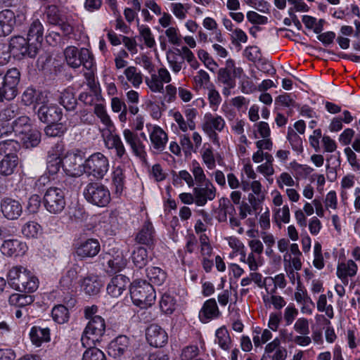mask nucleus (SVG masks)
<instances>
[{
	"instance_id": "nucleus-31",
	"label": "nucleus",
	"mask_w": 360,
	"mask_h": 360,
	"mask_svg": "<svg viewBox=\"0 0 360 360\" xmlns=\"http://www.w3.org/2000/svg\"><path fill=\"white\" fill-rule=\"evenodd\" d=\"M30 338L32 344L39 347L43 342L50 341V330L48 328L33 326L30 332Z\"/></svg>"
},
{
	"instance_id": "nucleus-3",
	"label": "nucleus",
	"mask_w": 360,
	"mask_h": 360,
	"mask_svg": "<svg viewBox=\"0 0 360 360\" xmlns=\"http://www.w3.org/2000/svg\"><path fill=\"white\" fill-rule=\"evenodd\" d=\"M9 51L18 59L34 58L40 51V45L39 42L31 41L22 36H14L9 42Z\"/></svg>"
},
{
	"instance_id": "nucleus-48",
	"label": "nucleus",
	"mask_w": 360,
	"mask_h": 360,
	"mask_svg": "<svg viewBox=\"0 0 360 360\" xmlns=\"http://www.w3.org/2000/svg\"><path fill=\"white\" fill-rule=\"evenodd\" d=\"M161 311L165 314H172L176 308L174 297L169 294H164L160 301Z\"/></svg>"
},
{
	"instance_id": "nucleus-63",
	"label": "nucleus",
	"mask_w": 360,
	"mask_h": 360,
	"mask_svg": "<svg viewBox=\"0 0 360 360\" xmlns=\"http://www.w3.org/2000/svg\"><path fill=\"white\" fill-rule=\"evenodd\" d=\"M231 41L236 46H240V43H245L248 41V36L243 30L236 28L233 30Z\"/></svg>"
},
{
	"instance_id": "nucleus-50",
	"label": "nucleus",
	"mask_w": 360,
	"mask_h": 360,
	"mask_svg": "<svg viewBox=\"0 0 360 360\" xmlns=\"http://www.w3.org/2000/svg\"><path fill=\"white\" fill-rule=\"evenodd\" d=\"M287 139L290 143L292 150L298 153L302 152V140L301 137L291 128H289L288 130Z\"/></svg>"
},
{
	"instance_id": "nucleus-42",
	"label": "nucleus",
	"mask_w": 360,
	"mask_h": 360,
	"mask_svg": "<svg viewBox=\"0 0 360 360\" xmlns=\"http://www.w3.org/2000/svg\"><path fill=\"white\" fill-rule=\"evenodd\" d=\"M21 231L25 237L35 238L41 234L42 229L37 222L30 221L22 226Z\"/></svg>"
},
{
	"instance_id": "nucleus-41",
	"label": "nucleus",
	"mask_w": 360,
	"mask_h": 360,
	"mask_svg": "<svg viewBox=\"0 0 360 360\" xmlns=\"http://www.w3.org/2000/svg\"><path fill=\"white\" fill-rule=\"evenodd\" d=\"M112 184L117 194H121L124 188L125 175L122 168L117 167L115 168L112 176Z\"/></svg>"
},
{
	"instance_id": "nucleus-30",
	"label": "nucleus",
	"mask_w": 360,
	"mask_h": 360,
	"mask_svg": "<svg viewBox=\"0 0 360 360\" xmlns=\"http://www.w3.org/2000/svg\"><path fill=\"white\" fill-rule=\"evenodd\" d=\"M81 286L86 294L96 295L100 292L102 283L98 276L90 274L82 279Z\"/></svg>"
},
{
	"instance_id": "nucleus-43",
	"label": "nucleus",
	"mask_w": 360,
	"mask_h": 360,
	"mask_svg": "<svg viewBox=\"0 0 360 360\" xmlns=\"http://www.w3.org/2000/svg\"><path fill=\"white\" fill-rule=\"evenodd\" d=\"M60 103L67 110H73L76 108L77 99L72 89H67L61 92Z\"/></svg>"
},
{
	"instance_id": "nucleus-33",
	"label": "nucleus",
	"mask_w": 360,
	"mask_h": 360,
	"mask_svg": "<svg viewBox=\"0 0 360 360\" xmlns=\"http://www.w3.org/2000/svg\"><path fill=\"white\" fill-rule=\"evenodd\" d=\"M13 133L18 138L26 133H29L30 129H32L29 117L25 115L20 116L13 121Z\"/></svg>"
},
{
	"instance_id": "nucleus-46",
	"label": "nucleus",
	"mask_w": 360,
	"mask_h": 360,
	"mask_svg": "<svg viewBox=\"0 0 360 360\" xmlns=\"http://www.w3.org/2000/svg\"><path fill=\"white\" fill-rule=\"evenodd\" d=\"M8 302L11 305L22 307L31 304L34 298L26 294L13 293L9 297Z\"/></svg>"
},
{
	"instance_id": "nucleus-24",
	"label": "nucleus",
	"mask_w": 360,
	"mask_h": 360,
	"mask_svg": "<svg viewBox=\"0 0 360 360\" xmlns=\"http://www.w3.org/2000/svg\"><path fill=\"white\" fill-rule=\"evenodd\" d=\"M15 24V14L11 10L0 12V37L9 35Z\"/></svg>"
},
{
	"instance_id": "nucleus-34",
	"label": "nucleus",
	"mask_w": 360,
	"mask_h": 360,
	"mask_svg": "<svg viewBox=\"0 0 360 360\" xmlns=\"http://www.w3.org/2000/svg\"><path fill=\"white\" fill-rule=\"evenodd\" d=\"M17 155L4 156L0 161V174L3 176L11 175L18 165Z\"/></svg>"
},
{
	"instance_id": "nucleus-16",
	"label": "nucleus",
	"mask_w": 360,
	"mask_h": 360,
	"mask_svg": "<svg viewBox=\"0 0 360 360\" xmlns=\"http://www.w3.org/2000/svg\"><path fill=\"white\" fill-rule=\"evenodd\" d=\"M101 246L98 240L89 238L81 242L75 249L76 255L82 259L94 257L100 251Z\"/></svg>"
},
{
	"instance_id": "nucleus-15",
	"label": "nucleus",
	"mask_w": 360,
	"mask_h": 360,
	"mask_svg": "<svg viewBox=\"0 0 360 360\" xmlns=\"http://www.w3.org/2000/svg\"><path fill=\"white\" fill-rule=\"evenodd\" d=\"M123 136L125 142L130 146L132 153L140 158H144L146 155L145 145L139 135L130 129H126L123 131Z\"/></svg>"
},
{
	"instance_id": "nucleus-19",
	"label": "nucleus",
	"mask_w": 360,
	"mask_h": 360,
	"mask_svg": "<svg viewBox=\"0 0 360 360\" xmlns=\"http://www.w3.org/2000/svg\"><path fill=\"white\" fill-rule=\"evenodd\" d=\"M129 340L125 335H120L110 342L108 347V352L115 359L120 358L129 349Z\"/></svg>"
},
{
	"instance_id": "nucleus-37",
	"label": "nucleus",
	"mask_w": 360,
	"mask_h": 360,
	"mask_svg": "<svg viewBox=\"0 0 360 360\" xmlns=\"http://www.w3.org/2000/svg\"><path fill=\"white\" fill-rule=\"evenodd\" d=\"M94 114L100 119L102 124L105 126V130L107 131H112L115 128L109 115L108 114L105 106L103 104H96L94 110Z\"/></svg>"
},
{
	"instance_id": "nucleus-8",
	"label": "nucleus",
	"mask_w": 360,
	"mask_h": 360,
	"mask_svg": "<svg viewBox=\"0 0 360 360\" xmlns=\"http://www.w3.org/2000/svg\"><path fill=\"white\" fill-rule=\"evenodd\" d=\"M64 55L68 65L72 68H77L82 65L86 70H90L94 65L93 56L87 49L79 50L73 46H68Z\"/></svg>"
},
{
	"instance_id": "nucleus-54",
	"label": "nucleus",
	"mask_w": 360,
	"mask_h": 360,
	"mask_svg": "<svg viewBox=\"0 0 360 360\" xmlns=\"http://www.w3.org/2000/svg\"><path fill=\"white\" fill-rule=\"evenodd\" d=\"M317 309L319 311L325 312L326 315L329 319H333L334 316L333 309L331 304H327V299L326 295H321L317 302Z\"/></svg>"
},
{
	"instance_id": "nucleus-2",
	"label": "nucleus",
	"mask_w": 360,
	"mask_h": 360,
	"mask_svg": "<svg viewBox=\"0 0 360 360\" xmlns=\"http://www.w3.org/2000/svg\"><path fill=\"white\" fill-rule=\"evenodd\" d=\"M130 295L133 303L141 308L150 307L156 297L152 284L141 279L135 280L131 284Z\"/></svg>"
},
{
	"instance_id": "nucleus-44",
	"label": "nucleus",
	"mask_w": 360,
	"mask_h": 360,
	"mask_svg": "<svg viewBox=\"0 0 360 360\" xmlns=\"http://www.w3.org/2000/svg\"><path fill=\"white\" fill-rule=\"evenodd\" d=\"M51 315L54 321L59 324L66 323L70 317L68 309L63 304L55 306L52 309Z\"/></svg>"
},
{
	"instance_id": "nucleus-13",
	"label": "nucleus",
	"mask_w": 360,
	"mask_h": 360,
	"mask_svg": "<svg viewBox=\"0 0 360 360\" xmlns=\"http://www.w3.org/2000/svg\"><path fill=\"white\" fill-rule=\"evenodd\" d=\"M172 80V77L169 71L161 68L158 69V73L152 74L150 77L146 79V83L149 89L155 93H162L164 90V83H169Z\"/></svg>"
},
{
	"instance_id": "nucleus-4",
	"label": "nucleus",
	"mask_w": 360,
	"mask_h": 360,
	"mask_svg": "<svg viewBox=\"0 0 360 360\" xmlns=\"http://www.w3.org/2000/svg\"><path fill=\"white\" fill-rule=\"evenodd\" d=\"M20 73L17 68H11L6 73L0 71V101L13 99L18 93L17 86Z\"/></svg>"
},
{
	"instance_id": "nucleus-40",
	"label": "nucleus",
	"mask_w": 360,
	"mask_h": 360,
	"mask_svg": "<svg viewBox=\"0 0 360 360\" xmlns=\"http://www.w3.org/2000/svg\"><path fill=\"white\" fill-rule=\"evenodd\" d=\"M134 264L139 269L144 267L148 262L147 250L143 247H138L131 254Z\"/></svg>"
},
{
	"instance_id": "nucleus-28",
	"label": "nucleus",
	"mask_w": 360,
	"mask_h": 360,
	"mask_svg": "<svg viewBox=\"0 0 360 360\" xmlns=\"http://www.w3.org/2000/svg\"><path fill=\"white\" fill-rule=\"evenodd\" d=\"M357 270L356 264L352 259H349L347 262H342L338 265L337 276L345 284H347V278L354 276Z\"/></svg>"
},
{
	"instance_id": "nucleus-7",
	"label": "nucleus",
	"mask_w": 360,
	"mask_h": 360,
	"mask_svg": "<svg viewBox=\"0 0 360 360\" xmlns=\"http://www.w3.org/2000/svg\"><path fill=\"white\" fill-rule=\"evenodd\" d=\"M83 168L88 176L103 179L109 169V161L103 153H95L84 161Z\"/></svg>"
},
{
	"instance_id": "nucleus-25",
	"label": "nucleus",
	"mask_w": 360,
	"mask_h": 360,
	"mask_svg": "<svg viewBox=\"0 0 360 360\" xmlns=\"http://www.w3.org/2000/svg\"><path fill=\"white\" fill-rule=\"evenodd\" d=\"M219 311L214 298L207 300L199 312V318L203 323H207L211 319L219 316Z\"/></svg>"
},
{
	"instance_id": "nucleus-26",
	"label": "nucleus",
	"mask_w": 360,
	"mask_h": 360,
	"mask_svg": "<svg viewBox=\"0 0 360 360\" xmlns=\"http://www.w3.org/2000/svg\"><path fill=\"white\" fill-rule=\"evenodd\" d=\"M136 241L138 243L152 246L155 241V231L153 224L150 221H146L142 229L136 236Z\"/></svg>"
},
{
	"instance_id": "nucleus-14",
	"label": "nucleus",
	"mask_w": 360,
	"mask_h": 360,
	"mask_svg": "<svg viewBox=\"0 0 360 360\" xmlns=\"http://www.w3.org/2000/svg\"><path fill=\"white\" fill-rule=\"evenodd\" d=\"M146 339L151 346L162 347L167 342L168 336L160 326L152 324L147 328Z\"/></svg>"
},
{
	"instance_id": "nucleus-56",
	"label": "nucleus",
	"mask_w": 360,
	"mask_h": 360,
	"mask_svg": "<svg viewBox=\"0 0 360 360\" xmlns=\"http://www.w3.org/2000/svg\"><path fill=\"white\" fill-rule=\"evenodd\" d=\"M72 18L64 16L58 23H56L55 25H57L60 27L63 34L65 36H69L74 32V25L72 23Z\"/></svg>"
},
{
	"instance_id": "nucleus-5",
	"label": "nucleus",
	"mask_w": 360,
	"mask_h": 360,
	"mask_svg": "<svg viewBox=\"0 0 360 360\" xmlns=\"http://www.w3.org/2000/svg\"><path fill=\"white\" fill-rule=\"evenodd\" d=\"M83 195L88 202L100 207L107 206L111 200L108 187L100 182L89 183L84 188Z\"/></svg>"
},
{
	"instance_id": "nucleus-29",
	"label": "nucleus",
	"mask_w": 360,
	"mask_h": 360,
	"mask_svg": "<svg viewBox=\"0 0 360 360\" xmlns=\"http://www.w3.org/2000/svg\"><path fill=\"white\" fill-rule=\"evenodd\" d=\"M22 101L25 105L32 104L40 105L47 101L46 96L42 91L32 88H27L22 96Z\"/></svg>"
},
{
	"instance_id": "nucleus-21",
	"label": "nucleus",
	"mask_w": 360,
	"mask_h": 360,
	"mask_svg": "<svg viewBox=\"0 0 360 360\" xmlns=\"http://www.w3.org/2000/svg\"><path fill=\"white\" fill-rule=\"evenodd\" d=\"M26 245L18 240H6L1 247V252L8 257H17L25 252Z\"/></svg>"
},
{
	"instance_id": "nucleus-32",
	"label": "nucleus",
	"mask_w": 360,
	"mask_h": 360,
	"mask_svg": "<svg viewBox=\"0 0 360 360\" xmlns=\"http://www.w3.org/2000/svg\"><path fill=\"white\" fill-rule=\"evenodd\" d=\"M147 278L152 285H161L167 279V273L158 266H150L146 269Z\"/></svg>"
},
{
	"instance_id": "nucleus-18",
	"label": "nucleus",
	"mask_w": 360,
	"mask_h": 360,
	"mask_svg": "<svg viewBox=\"0 0 360 360\" xmlns=\"http://www.w3.org/2000/svg\"><path fill=\"white\" fill-rule=\"evenodd\" d=\"M1 210L6 218L13 220L21 215L22 207L18 200L7 198L2 200Z\"/></svg>"
},
{
	"instance_id": "nucleus-36",
	"label": "nucleus",
	"mask_w": 360,
	"mask_h": 360,
	"mask_svg": "<svg viewBox=\"0 0 360 360\" xmlns=\"http://www.w3.org/2000/svg\"><path fill=\"white\" fill-rule=\"evenodd\" d=\"M18 139L25 148H33L40 143L41 133L37 129L32 128L29 133L22 135Z\"/></svg>"
},
{
	"instance_id": "nucleus-39",
	"label": "nucleus",
	"mask_w": 360,
	"mask_h": 360,
	"mask_svg": "<svg viewBox=\"0 0 360 360\" xmlns=\"http://www.w3.org/2000/svg\"><path fill=\"white\" fill-rule=\"evenodd\" d=\"M20 148L19 142L14 139H7L0 142V154L5 156L17 155V151Z\"/></svg>"
},
{
	"instance_id": "nucleus-51",
	"label": "nucleus",
	"mask_w": 360,
	"mask_h": 360,
	"mask_svg": "<svg viewBox=\"0 0 360 360\" xmlns=\"http://www.w3.org/2000/svg\"><path fill=\"white\" fill-rule=\"evenodd\" d=\"M46 15L48 22L55 25L64 17L60 13L59 8L55 5L48 6L46 10Z\"/></svg>"
},
{
	"instance_id": "nucleus-55",
	"label": "nucleus",
	"mask_w": 360,
	"mask_h": 360,
	"mask_svg": "<svg viewBox=\"0 0 360 360\" xmlns=\"http://www.w3.org/2000/svg\"><path fill=\"white\" fill-rule=\"evenodd\" d=\"M290 218V209L288 205H284L282 208L275 210L274 219L279 226H281V222L288 223Z\"/></svg>"
},
{
	"instance_id": "nucleus-52",
	"label": "nucleus",
	"mask_w": 360,
	"mask_h": 360,
	"mask_svg": "<svg viewBox=\"0 0 360 360\" xmlns=\"http://www.w3.org/2000/svg\"><path fill=\"white\" fill-rule=\"evenodd\" d=\"M65 131V127L61 123H51L44 129L45 134L49 137L61 136Z\"/></svg>"
},
{
	"instance_id": "nucleus-53",
	"label": "nucleus",
	"mask_w": 360,
	"mask_h": 360,
	"mask_svg": "<svg viewBox=\"0 0 360 360\" xmlns=\"http://www.w3.org/2000/svg\"><path fill=\"white\" fill-rule=\"evenodd\" d=\"M89 347L83 354L82 360H106L104 353L101 349L92 345Z\"/></svg>"
},
{
	"instance_id": "nucleus-64",
	"label": "nucleus",
	"mask_w": 360,
	"mask_h": 360,
	"mask_svg": "<svg viewBox=\"0 0 360 360\" xmlns=\"http://www.w3.org/2000/svg\"><path fill=\"white\" fill-rule=\"evenodd\" d=\"M199 354V348L196 345H189L183 349L181 358L182 360H191Z\"/></svg>"
},
{
	"instance_id": "nucleus-1",
	"label": "nucleus",
	"mask_w": 360,
	"mask_h": 360,
	"mask_svg": "<svg viewBox=\"0 0 360 360\" xmlns=\"http://www.w3.org/2000/svg\"><path fill=\"white\" fill-rule=\"evenodd\" d=\"M7 280L12 288L20 292H33L39 286L38 278L22 266L11 268L8 273Z\"/></svg>"
},
{
	"instance_id": "nucleus-9",
	"label": "nucleus",
	"mask_w": 360,
	"mask_h": 360,
	"mask_svg": "<svg viewBox=\"0 0 360 360\" xmlns=\"http://www.w3.org/2000/svg\"><path fill=\"white\" fill-rule=\"evenodd\" d=\"M43 203L49 212L60 213L66 204L64 191L58 187L47 188L44 195Z\"/></svg>"
},
{
	"instance_id": "nucleus-45",
	"label": "nucleus",
	"mask_w": 360,
	"mask_h": 360,
	"mask_svg": "<svg viewBox=\"0 0 360 360\" xmlns=\"http://www.w3.org/2000/svg\"><path fill=\"white\" fill-rule=\"evenodd\" d=\"M215 336V341L221 349L227 350L230 348L231 340L229 336V333L225 327H221L218 328L216 330Z\"/></svg>"
},
{
	"instance_id": "nucleus-6",
	"label": "nucleus",
	"mask_w": 360,
	"mask_h": 360,
	"mask_svg": "<svg viewBox=\"0 0 360 360\" xmlns=\"http://www.w3.org/2000/svg\"><path fill=\"white\" fill-rule=\"evenodd\" d=\"M105 331V323L103 318L96 315L87 323L81 338L83 346L94 345L99 342Z\"/></svg>"
},
{
	"instance_id": "nucleus-23",
	"label": "nucleus",
	"mask_w": 360,
	"mask_h": 360,
	"mask_svg": "<svg viewBox=\"0 0 360 360\" xmlns=\"http://www.w3.org/2000/svg\"><path fill=\"white\" fill-rule=\"evenodd\" d=\"M149 136L153 149L158 153L163 151L168 141L165 131L158 126H153Z\"/></svg>"
},
{
	"instance_id": "nucleus-60",
	"label": "nucleus",
	"mask_w": 360,
	"mask_h": 360,
	"mask_svg": "<svg viewBox=\"0 0 360 360\" xmlns=\"http://www.w3.org/2000/svg\"><path fill=\"white\" fill-rule=\"evenodd\" d=\"M56 158L54 157H47L46 169L50 175L56 174L62 166V159Z\"/></svg>"
},
{
	"instance_id": "nucleus-57",
	"label": "nucleus",
	"mask_w": 360,
	"mask_h": 360,
	"mask_svg": "<svg viewBox=\"0 0 360 360\" xmlns=\"http://www.w3.org/2000/svg\"><path fill=\"white\" fill-rule=\"evenodd\" d=\"M19 115L17 105H11L0 112V122H9L10 120Z\"/></svg>"
},
{
	"instance_id": "nucleus-58",
	"label": "nucleus",
	"mask_w": 360,
	"mask_h": 360,
	"mask_svg": "<svg viewBox=\"0 0 360 360\" xmlns=\"http://www.w3.org/2000/svg\"><path fill=\"white\" fill-rule=\"evenodd\" d=\"M198 56L210 71L214 72L218 68L217 63L210 56L206 51L203 49L199 50Z\"/></svg>"
},
{
	"instance_id": "nucleus-49",
	"label": "nucleus",
	"mask_w": 360,
	"mask_h": 360,
	"mask_svg": "<svg viewBox=\"0 0 360 360\" xmlns=\"http://www.w3.org/2000/svg\"><path fill=\"white\" fill-rule=\"evenodd\" d=\"M138 30L146 46L148 48H153L155 45V41L150 29L146 25H138Z\"/></svg>"
},
{
	"instance_id": "nucleus-10",
	"label": "nucleus",
	"mask_w": 360,
	"mask_h": 360,
	"mask_svg": "<svg viewBox=\"0 0 360 360\" xmlns=\"http://www.w3.org/2000/svg\"><path fill=\"white\" fill-rule=\"evenodd\" d=\"M226 125L224 119L218 115L207 112L205 115L202 129L214 143H219V136L217 132L224 130Z\"/></svg>"
},
{
	"instance_id": "nucleus-59",
	"label": "nucleus",
	"mask_w": 360,
	"mask_h": 360,
	"mask_svg": "<svg viewBox=\"0 0 360 360\" xmlns=\"http://www.w3.org/2000/svg\"><path fill=\"white\" fill-rule=\"evenodd\" d=\"M208 100L210 107L214 111H216L221 103V98L219 93L213 86L208 89Z\"/></svg>"
},
{
	"instance_id": "nucleus-62",
	"label": "nucleus",
	"mask_w": 360,
	"mask_h": 360,
	"mask_svg": "<svg viewBox=\"0 0 360 360\" xmlns=\"http://www.w3.org/2000/svg\"><path fill=\"white\" fill-rule=\"evenodd\" d=\"M170 8L171 11L176 18L179 20H184L186 18L187 9L184 4L181 3H172Z\"/></svg>"
},
{
	"instance_id": "nucleus-35",
	"label": "nucleus",
	"mask_w": 360,
	"mask_h": 360,
	"mask_svg": "<svg viewBox=\"0 0 360 360\" xmlns=\"http://www.w3.org/2000/svg\"><path fill=\"white\" fill-rule=\"evenodd\" d=\"M44 27L41 22L36 19L30 24L27 32V39L31 41H37L41 46L43 39Z\"/></svg>"
},
{
	"instance_id": "nucleus-61",
	"label": "nucleus",
	"mask_w": 360,
	"mask_h": 360,
	"mask_svg": "<svg viewBox=\"0 0 360 360\" xmlns=\"http://www.w3.org/2000/svg\"><path fill=\"white\" fill-rule=\"evenodd\" d=\"M169 67L175 73H178L182 68L184 58H181L174 53L167 55V56Z\"/></svg>"
},
{
	"instance_id": "nucleus-47",
	"label": "nucleus",
	"mask_w": 360,
	"mask_h": 360,
	"mask_svg": "<svg viewBox=\"0 0 360 360\" xmlns=\"http://www.w3.org/2000/svg\"><path fill=\"white\" fill-rule=\"evenodd\" d=\"M127 80L134 86L139 87L143 82L141 72L134 66H129L124 70Z\"/></svg>"
},
{
	"instance_id": "nucleus-17",
	"label": "nucleus",
	"mask_w": 360,
	"mask_h": 360,
	"mask_svg": "<svg viewBox=\"0 0 360 360\" xmlns=\"http://www.w3.org/2000/svg\"><path fill=\"white\" fill-rule=\"evenodd\" d=\"M41 105L37 110L39 119L44 123H53L59 121L61 118L60 110L55 105H49L41 103Z\"/></svg>"
},
{
	"instance_id": "nucleus-38",
	"label": "nucleus",
	"mask_w": 360,
	"mask_h": 360,
	"mask_svg": "<svg viewBox=\"0 0 360 360\" xmlns=\"http://www.w3.org/2000/svg\"><path fill=\"white\" fill-rule=\"evenodd\" d=\"M81 267L75 264L66 273V274L60 279V284L67 288H70L77 283L78 274Z\"/></svg>"
},
{
	"instance_id": "nucleus-27",
	"label": "nucleus",
	"mask_w": 360,
	"mask_h": 360,
	"mask_svg": "<svg viewBox=\"0 0 360 360\" xmlns=\"http://www.w3.org/2000/svg\"><path fill=\"white\" fill-rule=\"evenodd\" d=\"M232 67H233V60L232 59H228L226 61L225 67L218 70L217 80L224 86H228L229 87L236 86V79L231 72Z\"/></svg>"
},
{
	"instance_id": "nucleus-20",
	"label": "nucleus",
	"mask_w": 360,
	"mask_h": 360,
	"mask_svg": "<svg viewBox=\"0 0 360 360\" xmlns=\"http://www.w3.org/2000/svg\"><path fill=\"white\" fill-rule=\"evenodd\" d=\"M112 131L103 132L102 136L103 137L105 146L108 149H115L116 155L119 158H122L126 153L124 144L120 137L112 132Z\"/></svg>"
},
{
	"instance_id": "nucleus-11",
	"label": "nucleus",
	"mask_w": 360,
	"mask_h": 360,
	"mask_svg": "<svg viewBox=\"0 0 360 360\" xmlns=\"http://www.w3.org/2000/svg\"><path fill=\"white\" fill-rule=\"evenodd\" d=\"M99 260L109 274H116L124 269L127 265V259L123 252L120 250L113 253L105 252L99 256Z\"/></svg>"
},
{
	"instance_id": "nucleus-12",
	"label": "nucleus",
	"mask_w": 360,
	"mask_h": 360,
	"mask_svg": "<svg viewBox=\"0 0 360 360\" xmlns=\"http://www.w3.org/2000/svg\"><path fill=\"white\" fill-rule=\"evenodd\" d=\"M193 193L195 195L196 205L203 207L208 201H212L216 198L217 188L210 181H207L205 184L194 187Z\"/></svg>"
},
{
	"instance_id": "nucleus-22",
	"label": "nucleus",
	"mask_w": 360,
	"mask_h": 360,
	"mask_svg": "<svg viewBox=\"0 0 360 360\" xmlns=\"http://www.w3.org/2000/svg\"><path fill=\"white\" fill-rule=\"evenodd\" d=\"M129 279L124 275L114 276L108 284L107 292L113 297H117L126 290Z\"/></svg>"
}]
</instances>
